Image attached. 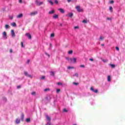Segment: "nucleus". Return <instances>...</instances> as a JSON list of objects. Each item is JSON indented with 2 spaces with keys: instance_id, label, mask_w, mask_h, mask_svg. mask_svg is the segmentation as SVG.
Segmentation results:
<instances>
[{
  "instance_id": "3",
  "label": "nucleus",
  "mask_w": 125,
  "mask_h": 125,
  "mask_svg": "<svg viewBox=\"0 0 125 125\" xmlns=\"http://www.w3.org/2000/svg\"><path fill=\"white\" fill-rule=\"evenodd\" d=\"M75 8L78 12H81L82 11H83V9H81L80 6H76Z\"/></svg>"
},
{
  "instance_id": "47",
  "label": "nucleus",
  "mask_w": 125,
  "mask_h": 125,
  "mask_svg": "<svg viewBox=\"0 0 125 125\" xmlns=\"http://www.w3.org/2000/svg\"><path fill=\"white\" fill-rule=\"evenodd\" d=\"M27 63H30V60H27Z\"/></svg>"
},
{
  "instance_id": "49",
  "label": "nucleus",
  "mask_w": 125,
  "mask_h": 125,
  "mask_svg": "<svg viewBox=\"0 0 125 125\" xmlns=\"http://www.w3.org/2000/svg\"><path fill=\"white\" fill-rule=\"evenodd\" d=\"M19 2H20V3H21V2H22V0H19Z\"/></svg>"
},
{
  "instance_id": "16",
  "label": "nucleus",
  "mask_w": 125,
  "mask_h": 125,
  "mask_svg": "<svg viewBox=\"0 0 125 125\" xmlns=\"http://www.w3.org/2000/svg\"><path fill=\"white\" fill-rule=\"evenodd\" d=\"M53 18L54 19H57V18H58V15H54L53 16Z\"/></svg>"
},
{
  "instance_id": "43",
  "label": "nucleus",
  "mask_w": 125,
  "mask_h": 125,
  "mask_svg": "<svg viewBox=\"0 0 125 125\" xmlns=\"http://www.w3.org/2000/svg\"><path fill=\"white\" fill-rule=\"evenodd\" d=\"M47 90H49V89L47 88L44 89V91H47Z\"/></svg>"
},
{
  "instance_id": "27",
  "label": "nucleus",
  "mask_w": 125,
  "mask_h": 125,
  "mask_svg": "<svg viewBox=\"0 0 125 125\" xmlns=\"http://www.w3.org/2000/svg\"><path fill=\"white\" fill-rule=\"evenodd\" d=\"M56 91H57V93H59V92H60V89H57Z\"/></svg>"
},
{
  "instance_id": "42",
  "label": "nucleus",
  "mask_w": 125,
  "mask_h": 125,
  "mask_svg": "<svg viewBox=\"0 0 125 125\" xmlns=\"http://www.w3.org/2000/svg\"><path fill=\"white\" fill-rule=\"evenodd\" d=\"M74 29H79V26H75Z\"/></svg>"
},
{
  "instance_id": "40",
  "label": "nucleus",
  "mask_w": 125,
  "mask_h": 125,
  "mask_svg": "<svg viewBox=\"0 0 125 125\" xmlns=\"http://www.w3.org/2000/svg\"><path fill=\"white\" fill-rule=\"evenodd\" d=\"M44 76H42V77L41 78V80H44Z\"/></svg>"
},
{
  "instance_id": "11",
  "label": "nucleus",
  "mask_w": 125,
  "mask_h": 125,
  "mask_svg": "<svg viewBox=\"0 0 125 125\" xmlns=\"http://www.w3.org/2000/svg\"><path fill=\"white\" fill-rule=\"evenodd\" d=\"M58 10L61 13H64L65 12V11H64V9L62 8H59L58 9Z\"/></svg>"
},
{
  "instance_id": "33",
  "label": "nucleus",
  "mask_w": 125,
  "mask_h": 125,
  "mask_svg": "<svg viewBox=\"0 0 125 125\" xmlns=\"http://www.w3.org/2000/svg\"><path fill=\"white\" fill-rule=\"evenodd\" d=\"M21 47H24V45L23 44V42H21Z\"/></svg>"
},
{
  "instance_id": "25",
  "label": "nucleus",
  "mask_w": 125,
  "mask_h": 125,
  "mask_svg": "<svg viewBox=\"0 0 125 125\" xmlns=\"http://www.w3.org/2000/svg\"><path fill=\"white\" fill-rule=\"evenodd\" d=\"M67 69H74V67H71V66H68Z\"/></svg>"
},
{
  "instance_id": "39",
  "label": "nucleus",
  "mask_w": 125,
  "mask_h": 125,
  "mask_svg": "<svg viewBox=\"0 0 125 125\" xmlns=\"http://www.w3.org/2000/svg\"><path fill=\"white\" fill-rule=\"evenodd\" d=\"M86 20H84L83 21V23H86Z\"/></svg>"
},
{
  "instance_id": "23",
  "label": "nucleus",
  "mask_w": 125,
  "mask_h": 125,
  "mask_svg": "<svg viewBox=\"0 0 125 125\" xmlns=\"http://www.w3.org/2000/svg\"><path fill=\"white\" fill-rule=\"evenodd\" d=\"M54 2L56 4H58V0H54Z\"/></svg>"
},
{
  "instance_id": "46",
  "label": "nucleus",
  "mask_w": 125,
  "mask_h": 125,
  "mask_svg": "<svg viewBox=\"0 0 125 125\" xmlns=\"http://www.w3.org/2000/svg\"><path fill=\"white\" fill-rule=\"evenodd\" d=\"M102 61H103V62H104V63H105V62H106V60H103Z\"/></svg>"
},
{
  "instance_id": "15",
  "label": "nucleus",
  "mask_w": 125,
  "mask_h": 125,
  "mask_svg": "<svg viewBox=\"0 0 125 125\" xmlns=\"http://www.w3.org/2000/svg\"><path fill=\"white\" fill-rule=\"evenodd\" d=\"M22 16H23V14H20L19 15H18L17 16V18H21V17H22Z\"/></svg>"
},
{
  "instance_id": "31",
  "label": "nucleus",
  "mask_w": 125,
  "mask_h": 125,
  "mask_svg": "<svg viewBox=\"0 0 125 125\" xmlns=\"http://www.w3.org/2000/svg\"><path fill=\"white\" fill-rule=\"evenodd\" d=\"M26 122H27V123H29V122H30V119L27 118V119H26Z\"/></svg>"
},
{
  "instance_id": "13",
  "label": "nucleus",
  "mask_w": 125,
  "mask_h": 125,
  "mask_svg": "<svg viewBox=\"0 0 125 125\" xmlns=\"http://www.w3.org/2000/svg\"><path fill=\"white\" fill-rule=\"evenodd\" d=\"M55 12L54 11V10H52L51 11H49V14H54V13Z\"/></svg>"
},
{
  "instance_id": "22",
  "label": "nucleus",
  "mask_w": 125,
  "mask_h": 125,
  "mask_svg": "<svg viewBox=\"0 0 125 125\" xmlns=\"http://www.w3.org/2000/svg\"><path fill=\"white\" fill-rule=\"evenodd\" d=\"M50 75L51 76H54V72H53V71H51Z\"/></svg>"
},
{
  "instance_id": "50",
  "label": "nucleus",
  "mask_w": 125,
  "mask_h": 125,
  "mask_svg": "<svg viewBox=\"0 0 125 125\" xmlns=\"http://www.w3.org/2000/svg\"><path fill=\"white\" fill-rule=\"evenodd\" d=\"M10 53H11V52H12V49L10 50Z\"/></svg>"
},
{
  "instance_id": "14",
  "label": "nucleus",
  "mask_w": 125,
  "mask_h": 125,
  "mask_svg": "<svg viewBox=\"0 0 125 125\" xmlns=\"http://www.w3.org/2000/svg\"><path fill=\"white\" fill-rule=\"evenodd\" d=\"M20 119H16V124L18 125V124H20Z\"/></svg>"
},
{
  "instance_id": "20",
  "label": "nucleus",
  "mask_w": 125,
  "mask_h": 125,
  "mask_svg": "<svg viewBox=\"0 0 125 125\" xmlns=\"http://www.w3.org/2000/svg\"><path fill=\"white\" fill-rule=\"evenodd\" d=\"M21 121H23L24 120V114H21Z\"/></svg>"
},
{
  "instance_id": "38",
  "label": "nucleus",
  "mask_w": 125,
  "mask_h": 125,
  "mask_svg": "<svg viewBox=\"0 0 125 125\" xmlns=\"http://www.w3.org/2000/svg\"><path fill=\"white\" fill-rule=\"evenodd\" d=\"M32 95H35V94H36V92H33L32 93H31Z\"/></svg>"
},
{
  "instance_id": "18",
  "label": "nucleus",
  "mask_w": 125,
  "mask_h": 125,
  "mask_svg": "<svg viewBox=\"0 0 125 125\" xmlns=\"http://www.w3.org/2000/svg\"><path fill=\"white\" fill-rule=\"evenodd\" d=\"M107 81L111 82V76L109 75L107 76Z\"/></svg>"
},
{
  "instance_id": "54",
  "label": "nucleus",
  "mask_w": 125,
  "mask_h": 125,
  "mask_svg": "<svg viewBox=\"0 0 125 125\" xmlns=\"http://www.w3.org/2000/svg\"><path fill=\"white\" fill-rule=\"evenodd\" d=\"M48 55V57H49V55Z\"/></svg>"
},
{
  "instance_id": "26",
  "label": "nucleus",
  "mask_w": 125,
  "mask_h": 125,
  "mask_svg": "<svg viewBox=\"0 0 125 125\" xmlns=\"http://www.w3.org/2000/svg\"><path fill=\"white\" fill-rule=\"evenodd\" d=\"M58 85H62V83L59 82L57 83Z\"/></svg>"
},
{
  "instance_id": "10",
  "label": "nucleus",
  "mask_w": 125,
  "mask_h": 125,
  "mask_svg": "<svg viewBox=\"0 0 125 125\" xmlns=\"http://www.w3.org/2000/svg\"><path fill=\"white\" fill-rule=\"evenodd\" d=\"M25 36L26 37H28V39H29V40H31V39L32 38L31 36V35L29 33H26L25 34Z\"/></svg>"
},
{
  "instance_id": "28",
  "label": "nucleus",
  "mask_w": 125,
  "mask_h": 125,
  "mask_svg": "<svg viewBox=\"0 0 125 125\" xmlns=\"http://www.w3.org/2000/svg\"><path fill=\"white\" fill-rule=\"evenodd\" d=\"M10 19L13 20V16H9Z\"/></svg>"
},
{
  "instance_id": "17",
  "label": "nucleus",
  "mask_w": 125,
  "mask_h": 125,
  "mask_svg": "<svg viewBox=\"0 0 125 125\" xmlns=\"http://www.w3.org/2000/svg\"><path fill=\"white\" fill-rule=\"evenodd\" d=\"M11 26L13 27H16V23L15 22H12L11 23Z\"/></svg>"
},
{
  "instance_id": "41",
  "label": "nucleus",
  "mask_w": 125,
  "mask_h": 125,
  "mask_svg": "<svg viewBox=\"0 0 125 125\" xmlns=\"http://www.w3.org/2000/svg\"><path fill=\"white\" fill-rule=\"evenodd\" d=\"M62 112H67V110L66 109H63Z\"/></svg>"
},
{
  "instance_id": "34",
  "label": "nucleus",
  "mask_w": 125,
  "mask_h": 125,
  "mask_svg": "<svg viewBox=\"0 0 125 125\" xmlns=\"http://www.w3.org/2000/svg\"><path fill=\"white\" fill-rule=\"evenodd\" d=\"M115 48H116V50H117L118 51H119V50H120V49L118 47H116Z\"/></svg>"
},
{
  "instance_id": "44",
  "label": "nucleus",
  "mask_w": 125,
  "mask_h": 125,
  "mask_svg": "<svg viewBox=\"0 0 125 125\" xmlns=\"http://www.w3.org/2000/svg\"><path fill=\"white\" fill-rule=\"evenodd\" d=\"M73 84H75V85H77L78 84V83L74 82Z\"/></svg>"
},
{
  "instance_id": "45",
  "label": "nucleus",
  "mask_w": 125,
  "mask_h": 125,
  "mask_svg": "<svg viewBox=\"0 0 125 125\" xmlns=\"http://www.w3.org/2000/svg\"><path fill=\"white\" fill-rule=\"evenodd\" d=\"M90 61H93V59H89Z\"/></svg>"
},
{
  "instance_id": "5",
  "label": "nucleus",
  "mask_w": 125,
  "mask_h": 125,
  "mask_svg": "<svg viewBox=\"0 0 125 125\" xmlns=\"http://www.w3.org/2000/svg\"><path fill=\"white\" fill-rule=\"evenodd\" d=\"M2 36L4 38V39H5V40H6V39H7V37L6 36V32H5V31L3 32L2 33Z\"/></svg>"
},
{
  "instance_id": "8",
  "label": "nucleus",
  "mask_w": 125,
  "mask_h": 125,
  "mask_svg": "<svg viewBox=\"0 0 125 125\" xmlns=\"http://www.w3.org/2000/svg\"><path fill=\"white\" fill-rule=\"evenodd\" d=\"M24 75L25 76H26V77H28L29 78H32V76H31L30 75H29L28 74V72H24Z\"/></svg>"
},
{
  "instance_id": "29",
  "label": "nucleus",
  "mask_w": 125,
  "mask_h": 125,
  "mask_svg": "<svg viewBox=\"0 0 125 125\" xmlns=\"http://www.w3.org/2000/svg\"><path fill=\"white\" fill-rule=\"evenodd\" d=\"M9 27V26L7 24L5 25V29H8V27Z\"/></svg>"
},
{
  "instance_id": "30",
  "label": "nucleus",
  "mask_w": 125,
  "mask_h": 125,
  "mask_svg": "<svg viewBox=\"0 0 125 125\" xmlns=\"http://www.w3.org/2000/svg\"><path fill=\"white\" fill-rule=\"evenodd\" d=\"M110 66L111 68H115V65L114 64H110Z\"/></svg>"
},
{
  "instance_id": "21",
  "label": "nucleus",
  "mask_w": 125,
  "mask_h": 125,
  "mask_svg": "<svg viewBox=\"0 0 125 125\" xmlns=\"http://www.w3.org/2000/svg\"><path fill=\"white\" fill-rule=\"evenodd\" d=\"M109 10L111 12H113V8L112 7V6L109 7Z\"/></svg>"
},
{
  "instance_id": "2",
  "label": "nucleus",
  "mask_w": 125,
  "mask_h": 125,
  "mask_svg": "<svg viewBox=\"0 0 125 125\" xmlns=\"http://www.w3.org/2000/svg\"><path fill=\"white\" fill-rule=\"evenodd\" d=\"M46 119L48 121V122L47 123V124L46 125H51V124H50V117H49V116L46 115Z\"/></svg>"
},
{
  "instance_id": "6",
  "label": "nucleus",
  "mask_w": 125,
  "mask_h": 125,
  "mask_svg": "<svg viewBox=\"0 0 125 125\" xmlns=\"http://www.w3.org/2000/svg\"><path fill=\"white\" fill-rule=\"evenodd\" d=\"M91 91H93V92H95V93H97L98 90H97V89L94 90V89L93 88V87H91L90 88Z\"/></svg>"
},
{
  "instance_id": "4",
  "label": "nucleus",
  "mask_w": 125,
  "mask_h": 125,
  "mask_svg": "<svg viewBox=\"0 0 125 125\" xmlns=\"http://www.w3.org/2000/svg\"><path fill=\"white\" fill-rule=\"evenodd\" d=\"M36 14H38V12L37 11H35V12H31L30 14V15L31 16H34L35 15H36Z\"/></svg>"
},
{
  "instance_id": "53",
  "label": "nucleus",
  "mask_w": 125,
  "mask_h": 125,
  "mask_svg": "<svg viewBox=\"0 0 125 125\" xmlns=\"http://www.w3.org/2000/svg\"><path fill=\"white\" fill-rule=\"evenodd\" d=\"M101 45L102 46H104V44H102Z\"/></svg>"
},
{
  "instance_id": "36",
  "label": "nucleus",
  "mask_w": 125,
  "mask_h": 125,
  "mask_svg": "<svg viewBox=\"0 0 125 125\" xmlns=\"http://www.w3.org/2000/svg\"><path fill=\"white\" fill-rule=\"evenodd\" d=\"M80 67H81V68H84V65H81Z\"/></svg>"
},
{
  "instance_id": "24",
  "label": "nucleus",
  "mask_w": 125,
  "mask_h": 125,
  "mask_svg": "<svg viewBox=\"0 0 125 125\" xmlns=\"http://www.w3.org/2000/svg\"><path fill=\"white\" fill-rule=\"evenodd\" d=\"M68 53L69 54H72V53H73V51L72 50H70L68 51Z\"/></svg>"
},
{
  "instance_id": "32",
  "label": "nucleus",
  "mask_w": 125,
  "mask_h": 125,
  "mask_svg": "<svg viewBox=\"0 0 125 125\" xmlns=\"http://www.w3.org/2000/svg\"><path fill=\"white\" fill-rule=\"evenodd\" d=\"M50 37L51 38H53V37H54V34H51Z\"/></svg>"
},
{
  "instance_id": "51",
  "label": "nucleus",
  "mask_w": 125,
  "mask_h": 125,
  "mask_svg": "<svg viewBox=\"0 0 125 125\" xmlns=\"http://www.w3.org/2000/svg\"><path fill=\"white\" fill-rule=\"evenodd\" d=\"M100 40H102V37L101 36V37H100Z\"/></svg>"
},
{
  "instance_id": "19",
  "label": "nucleus",
  "mask_w": 125,
  "mask_h": 125,
  "mask_svg": "<svg viewBox=\"0 0 125 125\" xmlns=\"http://www.w3.org/2000/svg\"><path fill=\"white\" fill-rule=\"evenodd\" d=\"M73 14V13H69L68 14V17H72Z\"/></svg>"
},
{
  "instance_id": "52",
  "label": "nucleus",
  "mask_w": 125,
  "mask_h": 125,
  "mask_svg": "<svg viewBox=\"0 0 125 125\" xmlns=\"http://www.w3.org/2000/svg\"><path fill=\"white\" fill-rule=\"evenodd\" d=\"M68 2H70L71 1V0H67Z\"/></svg>"
},
{
  "instance_id": "35",
  "label": "nucleus",
  "mask_w": 125,
  "mask_h": 125,
  "mask_svg": "<svg viewBox=\"0 0 125 125\" xmlns=\"http://www.w3.org/2000/svg\"><path fill=\"white\" fill-rule=\"evenodd\" d=\"M109 3H111V4L114 3V1H113V0L110 1H109Z\"/></svg>"
},
{
  "instance_id": "12",
  "label": "nucleus",
  "mask_w": 125,
  "mask_h": 125,
  "mask_svg": "<svg viewBox=\"0 0 125 125\" xmlns=\"http://www.w3.org/2000/svg\"><path fill=\"white\" fill-rule=\"evenodd\" d=\"M47 1L49 2V3H50L51 5H53V2H52V0H47Z\"/></svg>"
},
{
  "instance_id": "1",
  "label": "nucleus",
  "mask_w": 125,
  "mask_h": 125,
  "mask_svg": "<svg viewBox=\"0 0 125 125\" xmlns=\"http://www.w3.org/2000/svg\"><path fill=\"white\" fill-rule=\"evenodd\" d=\"M66 60H68V61L71 62V63H76L77 61V59L75 58L73 59H69L68 58H66Z\"/></svg>"
},
{
  "instance_id": "7",
  "label": "nucleus",
  "mask_w": 125,
  "mask_h": 125,
  "mask_svg": "<svg viewBox=\"0 0 125 125\" xmlns=\"http://www.w3.org/2000/svg\"><path fill=\"white\" fill-rule=\"evenodd\" d=\"M35 2L37 5H41V4H42V2L38 1V0H36Z\"/></svg>"
},
{
  "instance_id": "9",
  "label": "nucleus",
  "mask_w": 125,
  "mask_h": 125,
  "mask_svg": "<svg viewBox=\"0 0 125 125\" xmlns=\"http://www.w3.org/2000/svg\"><path fill=\"white\" fill-rule=\"evenodd\" d=\"M11 34L12 37L15 36V33H14V30H12L11 31Z\"/></svg>"
},
{
  "instance_id": "37",
  "label": "nucleus",
  "mask_w": 125,
  "mask_h": 125,
  "mask_svg": "<svg viewBox=\"0 0 125 125\" xmlns=\"http://www.w3.org/2000/svg\"><path fill=\"white\" fill-rule=\"evenodd\" d=\"M74 76H75V77H78L79 74L78 73H76Z\"/></svg>"
},
{
  "instance_id": "48",
  "label": "nucleus",
  "mask_w": 125,
  "mask_h": 125,
  "mask_svg": "<svg viewBox=\"0 0 125 125\" xmlns=\"http://www.w3.org/2000/svg\"><path fill=\"white\" fill-rule=\"evenodd\" d=\"M20 87H21V86L20 85H19L17 86V88H20Z\"/></svg>"
}]
</instances>
